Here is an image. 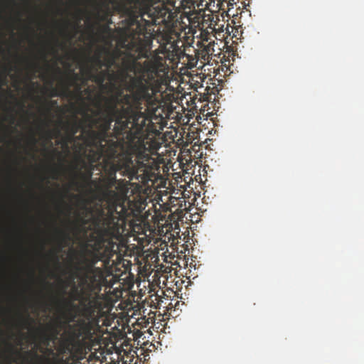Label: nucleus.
Segmentation results:
<instances>
[{
    "label": "nucleus",
    "mask_w": 364,
    "mask_h": 364,
    "mask_svg": "<svg viewBox=\"0 0 364 364\" xmlns=\"http://www.w3.org/2000/svg\"><path fill=\"white\" fill-rule=\"evenodd\" d=\"M124 6L129 15L127 25L119 28L117 44L127 51L129 58L123 61V70L113 90H105L109 94L98 95L102 105L115 110L146 126V120L154 111L151 81L157 75L160 62L156 59L138 61L148 58L151 47V33L146 26L149 21L143 18L149 16L150 9L147 0H126Z\"/></svg>",
    "instance_id": "f257e3e1"
},
{
    "label": "nucleus",
    "mask_w": 364,
    "mask_h": 364,
    "mask_svg": "<svg viewBox=\"0 0 364 364\" xmlns=\"http://www.w3.org/2000/svg\"><path fill=\"white\" fill-rule=\"evenodd\" d=\"M134 154L123 152L122 148L112 143L107 156H102V168L105 176L97 180L95 187L99 200L106 202L107 205V214L105 215L104 210L100 209L97 223L119 226V221L125 218L127 208L122 196L113 189L117 184L120 185L123 182L117 179V172L119 171L129 181L137 180L143 184L151 181L152 168L145 163L150 159L149 155L139 152L136 159L133 160Z\"/></svg>",
    "instance_id": "f03ea898"
},
{
    "label": "nucleus",
    "mask_w": 364,
    "mask_h": 364,
    "mask_svg": "<svg viewBox=\"0 0 364 364\" xmlns=\"http://www.w3.org/2000/svg\"><path fill=\"white\" fill-rule=\"evenodd\" d=\"M97 226L92 250H85L75 267L79 283L78 285L74 283L73 287V299L80 303L82 314L88 318L95 314L100 306L98 294L102 289L103 272L96 264L100 261L105 265L109 264L116 252V242L113 240L119 235L118 225L97 223Z\"/></svg>",
    "instance_id": "7ed1b4c3"
},
{
    "label": "nucleus",
    "mask_w": 364,
    "mask_h": 364,
    "mask_svg": "<svg viewBox=\"0 0 364 364\" xmlns=\"http://www.w3.org/2000/svg\"><path fill=\"white\" fill-rule=\"evenodd\" d=\"M95 117L86 114L90 122L87 131L88 145L96 150H90L91 162H98L107 156L111 145L117 144L126 154H135L141 143V135L146 126L115 110H111L97 102Z\"/></svg>",
    "instance_id": "20e7f679"
},
{
    "label": "nucleus",
    "mask_w": 364,
    "mask_h": 364,
    "mask_svg": "<svg viewBox=\"0 0 364 364\" xmlns=\"http://www.w3.org/2000/svg\"><path fill=\"white\" fill-rule=\"evenodd\" d=\"M87 75L88 78L95 82L102 91H105L107 89L113 90L115 87V82L120 77V71L94 70V67H87Z\"/></svg>",
    "instance_id": "39448f33"
},
{
    "label": "nucleus",
    "mask_w": 364,
    "mask_h": 364,
    "mask_svg": "<svg viewBox=\"0 0 364 364\" xmlns=\"http://www.w3.org/2000/svg\"><path fill=\"white\" fill-rule=\"evenodd\" d=\"M63 318L68 324V328L73 338L79 339L90 333V326L85 318L77 320L74 324H70V323L75 321L77 318V314L71 310L64 314Z\"/></svg>",
    "instance_id": "423d86ee"
},
{
    "label": "nucleus",
    "mask_w": 364,
    "mask_h": 364,
    "mask_svg": "<svg viewBox=\"0 0 364 364\" xmlns=\"http://www.w3.org/2000/svg\"><path fill=\"white\" fill-rule=\"evenodd\" d=\"M87 159L91 164L90 169L85 173H83L80 171H75L74 178L70 182L71 186L75 187L77 191H79L80 188H83L90 184L95 186L97 182V180H92L93 170L92 164L94 162H91L89 155L87 156Z\"/></svg>",
    "instance_id": "0eeeda50"
},
{
    "label": "nucleus",
    "mask_w": 364,
    "mask_h": 364,
    "mask_svg": "<svg viewBox=\"0 0 364 364\" xmlns=\"http://www.w3.org/2000/svg\"><path fill=\"white\" fill-rule=\"evenodd\" d=\"M80 80L79 75L76 73H73L70 76H68L66 80L64 81L65 85L68 86L69 87L70 86H73L75 87V91L72 92L71 94H68L67 97H70L72 98H75L78 101L79 100H82L83 96L82 95V86L81 84L78 82V80Z\"/></svg>",
    "instance_id": "6e6552de"
},
{
    "label": "nucleus",
    "mask_w": 364,
    "mask_h": 364,
    "mask_svg": "<svg viewBox=\"0 0 364 364\" xmlns=\"http://www.w3.org/2000/svg\"><path fill=\"white\" fill-rule=\"evenodd\" d=\"M96 87L95 86H87V87L82 89V95L83 96L82 100H79L80 103L83 105H86L87 102L92 103L96 107L97 102L99 100L98 95L100 93L96 94Z\"/></svg>",
    "instance_id": "1a4fd4ad"
},
{
    "label": "nucleus",
    "mask_w": 364,
    "mask_h": 364,
    "mask_svg": "<svg viewBox=\"0 0 364 364\" xmlns=\"http://www.w3.org/2000/svg\"><path fill=\"white\" fill-rule=\"evenodd\" d=\"M35 331L40 333L41 341L45 347L49 346L51 341H54L58 338V332L55 328L52 329L50 333H48L40 328L35 329Z\"/></svg>",
    "instance_id": "9d476101"
},
{
    "label": "nucleus",
    "mask_w": 364,
    "mask_h": 364,
    "mask_svg": "<svg viewBox=\"0 0 364 364\" xmlns=\"http://www.w3.org/2000/svg\"><path fill=\"white\" fill-rule=\"evenodd\" d=\"M103 53H105V56L103 59L102 64L103 67H105L107 70H111L112 66H114L116 63V60L118 58V55L116 53L110 52L109 50L102 48Z\"/></svg>",
    "instance_id": "9b49d317"
},
{
    "label": "nucleus",
    "mask_w": 364,
    "mask_h": 364,
    "mask_svg": "<svg viewBox=\"0 0 364 364\" xmlns=\"http://www.w3.org/2000/svg\"><path fill=\"white\" fill-rule=\"evenodd\" d=\"M60 123L63 124V128L66 131V132L70 134L71 137L75 136L81 127L80 123L77 120H75L73 122H67L64 123L63 122H60Z\"/></svg>",
    "instance_id": "f8f14e48"
},
{
    "label": "nucleus",
    "mask_w": 364,
    "mask_h": 364,
    "mask_svg": "<svg viewBox=\"0 0 364 364\" xmlns=\"http://www.w3.org/2000/svg\"><path fill=\"white\" fill-rule=\"evenodd\" d=\"M53 81L50 82V97H67L68 94H71V91L69 90V87L65 85L64 81L62 82V89L60 90L57 88L53 87Z\"/></svg>",
    "instance_id": "ddd939ff"
},
{
    "label": "nucleus",
    "mask_w": 364,
    "mask_h": 364,
    "mask_svg": "<svg viewBox=\"0 0 364 364\" xmlns=\"http://www.w3.org/2000/svg\"><path fill=\"white\" fill-rule=\"evenodd\" d=\"M102 52L103 50L102 48L95 53L93 56L89 58V61L91 63V65L88 67H94V70H101L103 68V59H102Z\"/></svg>",
    "instance_id": "4468645a"
},
{
    "label": "nucleus",
    "mask_w": 364,
    "mask_h": 364,
    "mask_svg": "<svg viewBox=\"0 0 364 364\" xmlns=\"http://www.w3.org/2000/svg\"><path fill=\"white\" fill-rule=\"evenodd\" d=\"M60 234V238H59V244H60V248L58 251L60 252L63 247H66L68 245L69 242L70 241V236L69 233L65 232V231H59Z\"/></svg>",
    "instance_id": "2eb2a0df"
},
{
    "label": "nucleus",
    "mask_w": 364,
    "mask_h": 364,
    "mask_svg": "<svg viewBox=\"0 0 364 364\" xmlns=\"http://www.w3.org/2000/svg\"><path fill=\"white\" fill-rule=\"evenodd\" d=\"M58 350L60 354L70 353L71 348H70V341H68V340L63 341L60 343Z\"/></svg>",
    "instance_id": "dca6fc26"
},
{
    "label": "nucleus",
    "mask_w": 364,
    "mask_h": 364,
    "mask_svg": "<svg viewBox=\"0 0 364 364\" xmlns=\"http://www.w3.org/2000/svg\"><path fill=\"white\" fill-rule=\"evenodd\" d=\"M60 134H61L60 130L58 129H56L54 130L47 129L45 132V136H46V139H48V141H50L54 137L60 136Z\"/></svg>",
    "instance_id": "f3484780"
},
{
    "label": "nucleus",
    "mask_w": 364,
    "mask_h": 364,
    "mask_svg": "<svg viewBox=\"0 0 364 364\" xmlns=\"http://www.w3.org/2000/svg\"><path fill=\"white\" fill-rule=\"evenodd\" d=\"M43 105L46 112L49 113L53 107H58V102L56 100H45Z\"/></svg>",
    "instance_id": "a211bd4d"
},
{
    "label": "nucleus",
    "mask_w": 364,
    "mask_h": 364,
    "mask_svg": "<svg viewBox=\"0 0 364 364\" xmlns=\"http://www.w3.org/2000/svg\"><path fill=\"white\" fill-rule=\"evenodd\" d=\"M33 321V319L30 317L29 315H27L26 316L20 315V322L23 328H27L29 326H31Z\"/></svg>",
    "instance_id": "6ab92c4d"
},
{
    "label": "nucleus",
    "mask_w": 364,
    "mask_h": 364,
    "mask_svg": "<svg viewBox=\"0 0 364 364\" xmlns=\"http://www.w3.org/2000/svg\"><path fill=\"white\" fill-rule=\"evenodd\" d=\"M75 141V136L71 137L70 134L67 132L66 136L63 139V146L68 148V143Z\"/></svg>",
    "instance_id": "aec40b11"
},
{
    "label": "nucleus",
    "mask_w": 364,
    "mask_h": 364,
    "mask_svg": "<svg viewBox=\"0 0 364 364\" xmlns=\"http://www.w3.org/2000/svg\"><path fill=\"white\" fill-rule=\"evenodd\" d=\"M87 130H85V129H82V134H80V136H75V141L76 140H82L84 138V134H85L86 136V139H85V142L86 143L87 146H90V145H88V142H87ZM90 147H92L91 149H93V150H96V149H95L92 146H90Z\"/></svg>",
    "instance_id": "412c9836"
},
{
    "label": "nucleus",
    "mask_w": 364,
    "mask_h": 364,
    "mask_svg": "<svg viewBox=\"0 0 364 364\" xmlns=\"http://www.w3.org/2000/svg\"><path fill=\"white\" fill-rule=\"evenodd\" d=\"M83 73L85 74V76L82 77H80V80L81 81V82L80 84L82 85V87L84 86H87V82L88 80H90L89 78H88V76L87 75V68L83 70Z\"/></svg>",
    "instance_id": "4be33fe9"
},
{
    "label": "nucleus",
    "mask_w": 364,
    "mask_h": 364,
    "mask_svg": "<svg viewBox=\"0 0 364 364\" xmlns=\"http://www.w3.org/2000/svg\"><path fill=\"white\" fill-rule=\"evenodd\" d=\"M40 351L43 353H46L48 355H54V349L52 348L47 347H41L39 348Z\"/></svg>",
    "instance_id": "5701e85b"
},
{
    "label": "nucleus",
    "mask_w": 364,
    "mask_h": 364,
    "mask_svg": "<svg viewBox=\"0 0 364 364\" xmlns=\"http://www.w3.org/2000/svg\"><path fill=\"white\" fill-rule=\"evenodd\" d=\"M52 173H53V176H52V178L53 179H57L58 178V176L60 173V171H59V169L58 168H52Z\"/></svg>",
    "instance_id": "b1692460"
},
{
    "label": "nucleus",
    "mask_w": 364,
    "mask_h": 364,
    "mask_svg": "<svg viewBox=\"0 0 364 364\" xmlns=\"http://www.w3.org/2000/svg\"><path fill=\"white\" fill-rule=\"evenodd\" d=\"M70 305H71L73 308L78 309H79V311H80V315H81L83 318H86V319H87V320L91 319V318L95 316V314H94L91 318H88L85 317V316L82 314V311H81L82 306H81V304H80V309L78 308V306H75V305H73V304H72V303H70Z\"/></svg>",
    "instance_id": "393cba45"
},
{
    "label": "nucleus",
    "mask_w": 364,
    "mask_h": 364,
    "mask_svg": "<svg viewBox=\"0 0 364 364\" xmlns=\"http://www.w3.org/2000/svg\"><path fill=\"white\" fill-rule=\"evenodd\" d=\"M29 66L32 68L37 69L38 68V64L37 63H29Z\"/></svg>",
    "instance_id": "a878e982"
},
{
    "label": "nucleus",
    "mask_w": 364,
    "mask_h": 364,
    "mask_svg": "<svg viewBox=\"0 0 364 364\" xmlns=\"http://www.w3.org/2000/svg\"><path fill=\"white\" fill-rule=\"evenodd\" d=\"M1 84L2 85H6L7 83V80H6V77H4L1 79Z\"/></svg>",
    "instance_id": "bb28decb"
},
{
    "label": "nucleus",
    "mask_w": 364,
    "mask_h": 364,
    "mask_svg": "<svg viewBox=\"0 0 364 364\" xmlns=\"http://www.w3.org/2000/svg\"><path fill=\"white\" fill-rule=\"evenodd\" d=\"M10 118H11V122L14 123L15 121V117L13 114H11Z\"/></svg>",
    "instance_id": "cd10ccee"
},
{
    "label": "nucleus",
    "mask_w": 364,
    "mask_h": 364,
    "mask_svg": "<svg viewBox=\"0 0 364 364\" xmlns=\"http://www.w3.org/2000/svg\"><path fill=\"white\" fill-rule=\"evenodd\" d=\"M80 20H81V18H79L78 22L74 25V26H73V27H74L75 28H78V23H79V22H80Z\"/></svg>",
    "instance_id": "c85d7f7f"
},
{
    "label": "nucleus",
    "mask_w": 364,
    "mask_h": 364,
    "mask_svg": "<svg viewBox=\"0 0 364 364\" xmlns=\"http://www.w3.org/2000/svg\"><path fill=\"white\" fill-rule=\"evenodd\" d=\"M33 144H35L36 143V139L34 136L32 137Z\"/></svg>",
    "instance_id": "c756f323"
},
{
    "label": "nucleus",
    "mask_w": 364,
    "mask_h": 364,
    "mask_svg": "<svg viewBox=\"0 0 364 364\" xmlns=\"http://www.w3.org/2000/svg\"><path fill=\"white\" fill-rule=\"evenodd\" d=\"M71 197L73 198H79V196L77 195H74V194L71 195Z\"/></svg>",
    "instance_id": "7c9ffc66"
},
{
    "label": "nucleus",
    "mask_w": 364,
    "mask_h": 364,
    "mask_svg": "<svg viewBox=\"0 0 364 364\" xmlns=\"http://www.w3.org/2000/svg\"><path fill=\"white\" fill-rule=\"evenodd\" d=\"M53 151L59 155H60V153L57 151V149H54Z\"/></svg>",
    "instance_id": "2f4dec72"
},
{
    "label": "nucleus",
    "mask_w": 364,
    "mask_h": 364,
    "mask_svg": "<svg viewBox=\"0 0 364 364\" xmlns=\"http://www.w3.org/2000/svg\"><path fill=\"white\" fill-rule=\"evenodd\" d=\"M55 42H56V43H57L58 46H62V44L59 43V42H58V40H56V41H55Z\"/></svg>",
    "instance_id": "473e14b6"
},
{
    "label": "nucleus",
    "mask_w": 364,
    "mask_h": 364,
    "mask_svg": "<svg viewBox=\"0 0 364 364\" xmlns=\"http://www.w3.org/2000/svg\"><path fill=\"white\" fill-rule=\"evenodd\" d=\"M55 257L56 261H58V257H57L56 253L55 254Z\"/></svg>",
    "instance_id": "72a5a7b5"
},
{
    "label": "nucleus",
    "mask_w": 364,
    "mask_h": 364,
    "mask_svg": "<svg viewBox=\"0 0 364 364\" xmlns=\"http://www.w3.org/2000/svg\"><path fill=\"white\" fill-rule=\"evenodd\" d=\"M70 23L68 21H67V22H66V25H67V26H68V25H70Z\"/></svg>",
    "instance_id": "f704fd0d"
},
{
    "label": "nucleus",
    "mask_w": 364,
    "mask_h": 364,
    "mask_svg": "<svg viewBox=\"0 0 364 364\" xmlns=\"http://www.w3.org/2000/svg\"><path fill=\"white\" fill-rule=\"evenodd\" d=\"M53 52H54L55 53H57V52H58V51H57L56 50H54V49H53Z\"/></svg>",
    "instance_id": "c9c22d12"
},
{
    "label": "nucleus",
    "mask_w": 364,
    "mask_h": 364,
    "mask_svg": "<svg viewBox=\"0 0 364 364\" xmlns=\"http://www.w3.org/2000/svg\"><path fill=\"white\" fill-rule=\"evenodd\" d=\"M21 107H24V105L23 103L21 104Z\"/></svg>",
    "instance_id": "e433bc0d"
},
{
    "label": "nucleus",
    "mask_w": 364,
    "mask_h": 364,
    "mask_svg": "<svg viewBox=\"0 0 364 364\" xmlns=\"http://www.w3.org/2000/svg\"><path fill=\"white\" fill-rule=\"evenodd\" d=\"M57 70H58L59 73L60 72V68H57Z\"/></svg>",
    "instance_id": "4c0bfd02"
},
{
    "label": "nucleus",
    "mask_w": 364,
    "mask_h": 364,
    "mask_svg": "<svg viewBox=\"0 0 364 364\" xmlns=\"http://www.w3.org/2000/svg\"><path fill=\"white\" fill-rule=\"evenodd\" d=\"M71 210L70 206H68V210L70 211Z\"/></svg>",
    "instance_id": "58836bf2"
},
{
    "label": "nucleus",
    "mask_w": 364,
    "mask_h": 364,
    "mask_svg": "<svg viewBox=\"0 0 364 364\" xmlns=\"http://www.w3.org/2000/svg\"><path fill=\"white\" fill-rule=\"evenodd\" d=\"M71 107H75V105H74V104H72Z\"/></svg>",
    "instance_id": "ea45409f"
}]
</instances>
